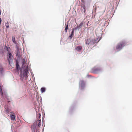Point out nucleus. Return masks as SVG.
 <instances>
[{
  "mask_svg": "<svg viewBox=\"0 0 132 132\" xmlns=\"http://www.w3.org/2000/svg\"><path fill=\"white\" fill-rule=\"evenodd\" d=\"M126 43L125 41H122L119 43L117 45L116 49L117 51H119L121 50L122 48L125 46Z\"/></svg>",
  "mask_w": 132,
  "mask_h": 132,
  "instance_id": "1",
  "label": "nucleus"
},
{
  "mask_svg": "<svg viewBox=\"0 0 132 132\" xmlns=\"http://www.w3.org/2000/svg\"><path fill=\"white\" fill-rule=\"evenodd\" d=\"M28 71V65H27L26 67V69L24 70L23 74V76L25 77L26 79H27L28 77V73H29Z\"/></svg>",
  "mask_w": 132,
  "mask_h": 132,
  "instance_id": "2",
  "label": "nucleus"
},
{
  "mask_svg": "<svg viewBox=\"0 0 132 132\" xmlns=\"http://www.w3.org/2000/svg\"><path fill=\"white\" fill-rule=\"evenodd\" d=\"M80 86L81 87V88L82 89L85 86V82L83 80H81L79 82Z\"/></svg>",
  "mask_w": 132,
  "mask_h": 132,
  "instance_id": "3",
  "label": "nucleus"
},
{
  "mask_svg": "<svg viewBox=\"0 0 132 132\" xmlns=\"http://www.w3.org/2000/svg\"><path fill=\"white\" fill-rule=\"evenodd\" d=\"M10 117L11 120H14L15 119V116L14 113L11 112L10 114Z\"/></svg>",
  "mask_w": 132,
  "mask_h": 132,
  "instance_id": "4",
  "label": "nucleus"
},
{
  "mask_svg": "<svg viewBox=\"0 0 132 132\" xmlns=\"http://www.w3.org/2000/svg\"><path fill=\"white\" fill-rule=\"evenodd\" d=\"M101 70V69L100 68H97L93 69V71L94 73H96Z\"/></svg>",
  "mask_w": 132,
  "mask_h": 132,
  "instance_id": "5",
  "label": "nucleus"
},
{
  "mask_svg": "<svg viewBox=\"0 0 132 132\" xmlns=\"http://www.w3.org/2000/svg\"><path fill=\"white\" fill-rule=\"evenodd\" d=\"M83 22H81L79 25L77 27H76L75 28V29H77V28L79 29L81 28L83 25Z\"/></svg>",
  "mask_w": 132,
  "mask_h": 132,
  "instance_id": "6",
  "label": "nucleus"
},
{
  "mask_svg": "<svg viewBox=\"0 0 132 132\" xmlns=\"http://www.w3.org/2000/svg\"><path fill=\"white\" fill-rule=\"evenodd\" d=\"M74 29L72 30V31L70 35L69 36V39H71L73 36L74 35Z\"/></svg>",
  "mask_w": 132,
  "mask_h": 132,
  "instance_id": "7",
  "label": "nucleus"
},
{
  "mask_svg": "<svg viewBox=\"0 0 132 132\" xmlns=\"http://www.w3.org/2000/svg\"><path fill=\"white\" fill-rule=\"evenodd\" d=\"M75 49L77 51H80L82 50V47L80 46H77L76 47Z\"/></svg>",
  "mask_w": 132,
  "mask_h": 132,
  "instance_id": "8",
  "label": "nucleus"
},
{
  "mask_svg": "<svg viewBox=\"0 0 132 132\" xmlns=\"http://www.w3.org/2000/svg\"><path fill=\"white\" fill-rule=\"evenodd\" d=\"M40 122L41 120L38 119V118L37 120V125L39 127H40Z\"/></svg>",
  "mask_w": 132,
  "mask_h": 132,
  "instance_id": "9",
  "label": "nucleus"
},
{
  "mask_svg": "<svg viewBox=\"0 0 132 132\" xmlns=\"http://www.w3.org/2000/svg\"><path fill=\"white\" fill-rule=\"evenodd\" d=\"M68 26V24H67L66 26L65 27V29L64 30L65 31L66 33H67V32Z\"/></svg>",
  "mask_w": 132,
  "mask_h": 132,
  "instance_id": "10",
  "label": "nucleus"
},
{
  "mask_svg": "<svg viewBox=\"0 0 132 132\" xmlns=\"http://www.w3.org/2000/svg\"><path fill=\"white\" fill-rule=\"evenodd\" d=\"M19 68V64H18V63H16V69L18 70Z\"/></svg>",
  "mask_w": 132,
  "mask_h": 132,
  "instance_id": "11",
  "label": "nucleus"
},
{
  "mask_svg": "<svg viewBox=\"0 0 132 132\" xmlns=\"http://www.w3.org/2000/svg\"><path fill=\"white\" fill-rule=\"evenodd\" d=\"M41 90L42 93H43L45 91V89L44 88L42 87L41 89Z\"/></svg>",
  "mask_w": 132,
  "mask_h": 132,
  "instance_id": "12",
  "label": "nucleus"
},
{
  "mask_svg": "<svg viewBox=\"0 0 132 132\" xmlns=\"http://www.w3.org/2000/svg\"><path fill=\"white\" fill-rule=\"evenodd\" d=\"M3 71V68L1 66H0V72L2 73Z\"/></svg>",
  "mask_w": 132,
  "mask_h": 132,
  "instance_id": "13",
  "label": "nucleus"
},
{
  "mask_svg": "<svg viewBox=\"0 0 132 132\" xmlns=\"http://www.w3.org/2000/svg\"><path fill=\"white\" fill-rule=\"evenodd\" d=\"M6 28H9V22H7L6 23V24H5Z\"/></svg>",
  "mask_w": 132,
  "mask_h": 132,
  "instance_id": "14",
  "label": "nucleus"
},
{
  "mask_svg": "<svg viewBox=\"0 0 132 132\" xmlns=\"http://www.w3.org/2000/svg\"><path fill=\"white\" fill-rule=\"evenodd\" d=\"M12 56V54L11 53H9V59L8 60L9 61V59H10L11 57Z\"/></svg>",
  "mask_w": 132,
  "mask_h": 132,
  "instance_id": "15",
  "label": "nucleus"
},
{
  "mask_svg": "<svg viewBox=\"0 0 132 132\" xmlns=\"http://www.w3.org/2000/svg\"><path fill=\"white\" fill-rule=\"evenodd\" d=\"M12 41L15 44H16V42L15 40V38L14 37H12Z\"/></svg>",
  "mask_w": 132,
  "mask_h": 132,
  "instance_id": "16",
  "label": "nucleus"
},
{
  "mask_svg": "<svg viewBox=\"0 0 132 132\" xmlns=\"http://www.w3.org/2000/svg\"><path fill=\"white\" fill-rule=\"evenodd\" d=\"M26 63V61L25 59H23L22 61V66H24Z\"/></svg>",
  "mask_w": 132,
  "mask_h": 132,
  "instance_id": "17",
  "label": "nucleus"
},
{
  "mask_svg": "<svg viewBox=\"0 0 132 132\" xmlns=\"http://www.w3.org/2000/svg\"><path fill=\"white\" fill-rule=\"evenodd\" d=\"M5 113L6 114H8L9 113V111L8 109H6L5 110Z\"/></svg>",
  "mask_w": 132,
  "mask_h": 132,
  "instance_id": "18",
  "label": "nucleus"
},
{
  "mask_svg": "<svg viewBox=\"0 0 132 132\" xmlns=\"http://www.w3.org/2000/svg\"><path fill=\"white\" fill-rule=\"evenodd\" d=\"M82 7L83 8V9H84V12L85 13V11H86V10H85V6H82Z\"/></svg>",
  "mask_w": 132,
  "mask_h": 132,
  "instance_id": "19",
  "label": "nucleus"
},
{
  "mask_svg": "<svg viewBox=\"0 0 132 132\" xmlns=\"http://www.w3.org/2000/svg\"><path fill=\"white\" fill-rule=\"evenodd\" d=\"M86 45H88L89 44V43H88L87 42H86Z\"/></svg>",
  "mask_w": 132,
  "mask_h": 132,
  "instance_id": "20",
  "label": "nucleus"
},
{
  "mask_svg": "<svg viewBox=\"0 0 132 132\" xmlns=\"http://www.w3.org/2000/svg\"><path fill=\"white\" fill-rule=\"evenodd\" d=\"M2 21V20L1 18H0V24H1V22Z\"/></svg>",
  "mask_w": 132,
  "mask_h": 132,
  "instance_id": "21",
  "label": "nucleus"
},
{
  "mask_svg": "<svg viewBox=\"0 0 132 132\" xmlns=\"http://www.w3.org/2000/svg\"><path fill=\"white\" fill-rule=\"evenodd\" d=\"M40 117H41V115H40V113H39V116H38V118H39Z\"/></svg>",
  "mask_w": 132,
  "mask_h": 132,
  "instance_id": "22",
  "label": "nucleus"
},
{
  "mask_svg": "<svg viewBox=\"0 0 132 132\" xmlns=\"http://www.w3.org/2000/svg\"><path fill=\"white\" fill-rule=\"evenodd\" d=\"M88 25V23H87V25Z\"/></svg>",
  "mask_w": 132,
  "mask_h": 132,
  "instance_id": "23",
  "label": "nucleus"
},
{
  "mask_svg": "<svg viewBox=\"0 0 132 132\" xmlns=\"http://www.w3.org/2000/svg\"><path fill=\"white\" fill-rule=\"evenodd\" d=\"M21 77H22V75H21Z\"/></svg>",
  "mask_w": 132,
  "mask_h": 132,
  "instance_id": "24",
  "label": "nucleus"
}]
</instances>
